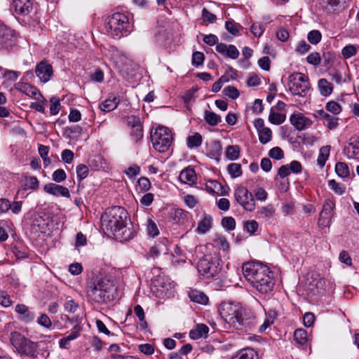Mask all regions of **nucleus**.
<instances>
[{"instance_id":"obj_32","label":"nucleus","mask_w":359,"mask_h":359,"mask_svg":"<svg viewBox=\"0 0 359 359\" xmlns=\"http://www.w3.org/2000/svg\"><path fill=\"white\" fill-rule=\"evenodd\" d=\"M335 172L341 178L347 177L349 175V168L346 163L338 162L335 165Z\"/></svg>"},{"instance_id":"obj_2","label":"nucleus","mask_w":359,"mask_h":359,"mask_svg":"<svg viewBox=\"0 0 359 359\" xmlns=\"http://www.w3.org/2000/svg\"><path fill=\"white\" fill-rule=\"evenodd\" d=\"M243 273L245 279L260 293L272 291L274 282L272 273L266 266L256 262L245 263L243 266Z\"/></svg>"},{"instance_id":"obj_24","label":"nucleus","mask_w":359,"mask_h":359,"mask_svg":"<svg viewBox=\"0 0 359 359\" xmlns=\"http://www.w3.org/2000/svg\"><path fill=\"white\" fill-rule=\"evenodd\" d=\"M209 332V327L204 324H198L189 332V337L192 339H198L203 337H206Z\"/></svg>"},{"instance_id":"obj_50","label":"nucleus","mask_w":359,"mask_h":359,"mask_svg":"<svg viewBox=\"0 0 359 359\" xmlns=\"http://www.w3.org/2000/svg\"><path fill=\"white\" fill-rule=\"evenodd\" d=\"M167 253V248L163 243H158L155 245L151 248V254L153 256H158L161 254H166Z\"/></svg>"},{"instance_id":"obj_45","label":"nucleus","mask_w":359,"mask_h":359,"mask_svg":"<svg viewBox=\"0 0 359 359\" xmlns=\"http://www.w3.org/2000/svg\"><path fill=\"white\" fill-rule=\"evenodd\" d=\"M325 109L327 111L337 115L341 111V105L335 101H330L326 104Z\"/></svg>"},{"instance_id":"obj_35","label":"nucleus","mask_w":359,"mask_h":359,"mask_svg":"<svg viewBox=\"0 0 359 359\" xmlns=\"http://www.w3.org/2000/svg\"><path fill=\"white\" fill-rule=\"evenodd\" d=\"M259 140L262 144H266L271 140L272 132L269 128L262 129L258 133Z\"/></svg>"},{"instance_id":"obj_64","label":"nucleus","mask_w":359,"mask_h":359,"mask_svg":"<svg viewBox=\"0 0 359 359\" xmlns=\"http://www.w3.org/2000/svg\"><path fill=\"white\" fill-rule=\"evenodd\" d=\"M215 243L219 248V249L226 251L229 248V244L226 239L223 236H219L215 240Z\"/></svg>"},{"instance_id":"obj_46","label":"nucleus","mask_w":359,"mask_h":359,"mask_svg":"<svg viewBox=\"0 0 359 359\" xmlns=\"http://www.w3.org/2000/svg\"><path fill=\"white\" fill-rule=\"evenodd\" d=\"M322 38V34L318 30L313 29L308 33L307 39L312 44L318 43Z\"/></svg>"},{"instance_id":"obj_59","label":"nucleus","mask_w":359,"mask_h":359,"mask_svg":"<svg viewBox=\"0 0 359 359\" xmlns=\"http://www.w3.org/2000/svg\"><path fill=\"white\" fill-rule=\"evenodd\" d=\"M37 323L48 329H50L52 327V322L46 314H41L37 319Z\"/></svg>"},{"instance_id":"obj_30","label":"nucleus","mask_w":359,"mask_h":359,"mask_svg":"<svg viewBox=\"0 0 359 359\" xmlns=\"http://www.w3.org/2000/svg\"><path fill=\"white\" fill-rule=\"evenodd\" d=\"M202 136L198 133H195L193 135H189L187 139V144L189 149L198 147L202 144Z\"/></svg>"},{"instance_id":"obj_42","label":"nucleus","mask_w":359,"mask_h":359,"mask_svg":"<svg viewBox=\"0 0 359 359\" xmlns=\"http://www.w3.org/2000/svg\"><path fill=\"white\" fill-rule=\"evenodd\" d=\"M358 46L355 45H348L344 47L341 50V54L346 59L354 56L357 53Z\"/></svg>"},{"instance_id":"obj_5","label":"nucleus","mask_w":359,"mask_h":359,"mask_svg":"<svg viewBox=\"0 0 359 359\" xmlns=\"http://www.w3.org/2000/svg\"><path fill=\"white\" fill-rule=\"evenodd\" d=\"M105 28L112 37L120 38L127 35L130 32L128 18L121 13H113L106 19Z\"/></svg>"},{"instance_id":"obj_41","label":"nucleus","mask_w":359,"mask_h":359,"mask_svg":"<svg viewBox=\"0 0 359 359\" xmlns=\"http://www.w3.org/2000/svg\"><path fill=\"white\" fill-rule=\"evenodd\" d=\"M134 313L141 322V327L144 329L147 327V323L145 320V315L142 307L140 305H136L134 307Z\"/></svg>"},{"instance_id":"obj_34","label":"nucleus","mask_w":359,"mask_h":359,"mask_svg":"<svg viewBox=\"0 0 359 359\" xmlns=\"http://www.w3.org/2000/svg\"><path fill=\"white\" fill-rule=\"evenodd\" d=\"M257 214L261 218L269 219L275 215V209L272 205H268L260 208L257 211Z\"/></svg>"},{"instance_id":"obj_6","label":"nucleus","mask_w":359,"mask_h":359,"mask_svg":"<svg viewBox=\"0 0 359 359\" xmlns=\"http://www.w3.org/2000/svg\"><path fill=\"white\" fill-rule=\"evenodd\" d=\"M287 86L293 95L302 97L307 95L311 88L309 76L301 72H295L290 75Z\"/></svg>"},{"instance_id":"obj_4","label":"nucleus","mask_w":359,"mask_h":359,"mask_svg":"<svg viewBox=\"0 0 359 359\" xmlns=\"http://www.w3.org/2000/svg\"><path fill=\"white\" fill-rule=\"evenodd\" d=\"M114 286L109 280L96 278L86 287L88 299L95 303H106L113 299Z\"/></svg>"},{"instance_id":"obj_48","label":"nucleus","mask_w":359,"mask_h":359,"mask_svg":"<svg viewBox=\"0 0 359 359\" xmlns=\"http://www.w3.org/2000/svg\"><path fill=\"white\" fill-rule=\"evenodd\" d=\"M265 30L264 25L259 22H255L250 27V31L256 37H260Z\"/></svg>"},{"instance_id":"obj_54","label":"nucleus","mask_w":359,"mask_h":359,"mask_svg":"<svg viewBox=\"0 0 359 359\" xmlns=\"http://www.w3.org/2000/svg\"><path fill=\"white\" fill-rule=\"evenodd\" d=\"M20 72L9 69H4V72L3 73L4 78H5L7 81H16L20 76Z\"/></svg>"},{"instance_id":"obj_17","label":"nucleus","mask_w":359,"mask_h":359,"mask_svg":"<svg viewBox=\"0 0 359 359\" xmlns=\"http://www.w3.org/2000/svg\"><path fill=\"white\" fill-rule=\"evenodd\" d=\"M15 312L19 315L18 319L25 323H30L34 320V313L25 304H18L15 308Z\"/></svg>"},{"instance_id":"obj_15","label":"nucleus","mask_w":359,"mask_h":359,"mask_svg":"<svg viewBox=\"0 0 359 359\" xmlns=\"http://www.w3.org/2000/svg\"><path fill=\"white\" fill-rule=\"evenodd\" d=\"M13 6L18 15L26 16L33 11V0H13Z\"/></svg>"},{"instance_id":"obj_52","label":"nucleus","mask_w":359,"mask_h":359,"mask_svg":"<svg viewBox=\"0 0 359 359\" xmlns=\"http://www.w3.org/2000/svg\"><path fill=\"white\" fill-rule=\"evenodd\" d=\"M269 156L273 159L280 160L283 158L284 153L280 147H275L269 150Z\"/></svg>"},{"instance_id":"obj_25","label":"nucleus","mask_w":359,"mask_h":359,"mask_svg":"<svg viewBox=\"0 0 359 359\" xmlns=\"http://www.w3.org/2000/svg\"><path fill=\"white\" fill-rule=\"evenodd\" d=\"M318 88L320 94L325 97L329 96L333 90L332 84L325 79H320L318 80Z\"/></svg>"},{"instance_id":"obj_56","label":"nucleus","mask_w":359,"mask_h":359,"mask_svg":"<svg viewBox=\"0 0 359 359\" xmlns=\"http://www.w3.org/2000/svg\"><path fill=\"white\" fill-rule=\"evenodd\" d=\"M67 177L66 172L62 169H57L55 171L53 172L52 178L53 180L60 183L65 180Z\"/></svg>"},{"instance_id":"obj_19","label":"nucleus","mask_w":359,"mask_h":359,"mask_svg":"<svg viewBox=\"0 0 359 359\" xmlns=\"http://www.w3.org/2000/svg\"><path fill=\"white\" fill-rule=\"evenodd\" d=\"M179 180L182 183L189 184L190 186L194 184L197 180L194 169L189 166L183 169L180 173Z\"/></svg>"},{"instance_id":"obj_14","label":"nucleus","mask_w":359,"mask_h":359,"mask_svg":"<svg viewBox=\"0 0 359 359\" xmlns=\"http://www.w3.org/2000/svg\"><path fill=\"white\" fill-rule=\"evenodd\" d=\"M14 44V35L6 25L0 24V48L8 49Z\"/></svg>"},{"instance_id":"obj_61","label":"nucleus","mask_w":359,"mask_h":359,"mask_svg":"<svg viewBox=\"0 0 359 359\" xmlns=\"http://www.w3.org/2000/svg\"><path fill=\"white\" fill-rule=\"evenodd\" d=\"M77 177L80 180L85 179L88 174V168L83 164H80L76 167Z\"/></svg>"},{"instance_id":"obj_20","label":"nucleus","mask_w":359,"mask_h":359,"mask_svg":"<svg viewBox=\"0 0 359 359\" xmlns=\"http://www.w3.org/2000/svg\"><path fill=\"white\" fill-rule=\"evenodd\" d=\"M290 121L298 130H302L311 125L310 119L301 114L292 115L290 117Z\"/></svg>"},{"instance_id":"obj_58","label":"nucleus","mask_w":359,"mask_h":359,"mask_svg":"<svg viewBox=\"0 0 359 359\" xmlns=\"http://www.w3.org/2000/svg\"><path fill=\"white\" fill-rule=\"evenodd\" d=\"M46 102V100L42 96L38 102L31 103L30 107L37 111L43 113L45 111L44 104Z\"/></svg>"},{"instance_id":"obj_12","label":"nucleus","mask_w":359,"mask_h":359,"mask_svg":"<svg viewBox=\"0 0 359 359\" xmlns=\"http://www.w3.org/2000/svg\"><path fill=\"white\" fill-rule=\"evenodd\" d=\"M334 207V201L330 199L325 200L318 219V225L320 227L328 226L330 224Z\"/></svg>"},{"instance_id":"obj_43","label":"nucleus","mask_w":359,"mask_h":359,"mask_svg":"<svg viewBox=\"0 0 359 359\" xmlns=\"http://www.w3.org/2000/svg\"><path fill=\"white\" fill-rule=\"evenodd\" d=\"M240 25L236 23L233 20H228L225 23L226 29L232 35L238 36Z\"/></svg>"},{"instance_id":"obj_31","label":"nucleus","mask_w":359,"mask_h":359,"mask_svg":"<svg viewBox=\"0 0 359 359\" xmlns=\"http://www.w3.org/2000/svg\"><path fill=\"white\" fill-rule=\"evenodd\" d=\"M204 118L205 121L210 126H217L221 122L222 118L219 115L210 111H205Z\"/></svg>"},{"instance_id":"obj_47","label":"nucleus","mask_w":359,"mask_h":359,"mask_svg":"<svg viewBox=\"0 0 359 359\" xmlns=\"http://www.w3.org/2000/svg\"><path fill=\"white\" fill-rule=\"evenodd\" d=\"M269 120L271 123L280 125L285 121V116L278 112H272L269 114Z\"/></svg>"},{"instance_id":"obj_18","label":"nucleus","mask_w":359,"mask_h":359,"mask_svg":"<svg viewBox=\"0 0 359 359\" xmlns=\"http://www.w3.org/2000/svg\"><path fill=\"white\" fill-rule=\"evenodd\" d=\"M43 189L46 193L55 196H63L67 198L70 196L69 191L67 187L54 183L46 184Z\"/></svg>"},{"instance_id":"obj_38","label":"nucleus","mask_w":359,"mask_h":359,"mask_svg":"<svg viewBox=\"0 0 359 359\" xmlns=\"http://www.w3.org/2000/svg\"><path fill=\"white\" fill-rule=\"evenodd\" d=\"M134 120L135 121L133 126L132 134L135 137V140L138 141L143 137L142 126L138 118L136 120V118H134Z\"/></svg>"},{"instance_id":"obj_33","label":"nucleus","mask_w":359,"mask_h":359,"mask_svg":"<svg viewBox=\"0 0 359 359\" xmlns=\"http://www.w3.org/2000/svg\"><path fill=\"white\" fill-rule=\"evenodd\" d=\"M240 155V147L238 145L228 146L226 150V157L230 161L238 158Z\"/></svg>"},{"instance_id":"obj_40","label":"nucleus","mask_w":359,"mask_h":359,"mask_svg":"<svg viewBox=\"0 0 359 359\" xmlns=\"http://www.w3.org/2000/svg\"><path fill=\"white\" fill-rule=\"evenodd\" d=\"M64 308L67 312L74 313L78 311L79 306L74 299L67 297L65 302Z\"/></svg>"},{"instance_id":"obj_29","label":"nucleus","mask_w":359,"mask_h":359,"mask_svg":"<svg viewBox=\"0 0 359 359\" xmlns=\"http://www.w3.org/2000/svg\"><path fill=\"white\" fill-rule=\"evenodd\" d=\"M331 147L329 145L320 148L319 154L317 159L318 165H319L321 168L323 167L328 158L330 155Z\"/></svg>"},{"instance_id":"obj_51","label":"nucleus","mask_w":359,"mask_h":359,"mask_svg":"<svg viewBox=\"0 0 359 359\" xmlns=\"http://www.w3.org/2000/svg\"><path fill=\"white\" fill-rule=\"evenodd\" d=\"M223 93L225 95L233 100L238 98L239 96V92L237 88L231 86L225 87L223 90Z\"/></svg>"},{"instance_id":"obj_49","label":"nucleus","mask_w":359,"mask_h":359,"mask_svg":"<svg viewBox=\"0 0 359 359\" xmlns=\"http://www.w3.org/2000/svg\"><path fill=\"white\" fill-rule=\"evenodd\" d=\"M223 55L235 60L238 57L239 51L235 46L229 45L226 46V51L224 52V54Z\"/></svg>"},{"instance_id":"obj_3","label":"nucleus","mask_w":359,"mask_h":359,"mask_svg":"<svg viewBox=\"0 0 359 359\" xmlns=\"http://www.w3.org/2000/svg\"><path fill=\"white\" fill-rule=\"evenodd\" d=\"M220 314L225 322L236 330L246 332L254 325V316L240 304H223L220 308Z\"/></svg>"},{"instance_id":"obj_44","label":"nucleus","mask_w":359,"mask_h":359,"mask_svg":"<svg viewBox=\"0 0 359 359\" xmlns=\"http://www.w3.org/2000/svg\"><path fill=\"white\" fill-rule=\"evenodd\" d=\"M328 185L330 188L338 195H342L346 191L345 187L340 183L337 182L334 180H330Z\"/></svg>"},{"instance_id":"obj_55","label":"nucleus","mask_w":359,"mask_h":359,"mask_svg":"<svg viewBox=\"0 0 359 359\" xmlns=\"http://www.w3.org/2000/svg\"><path fill=\"white\" fill-rule=\"evenodd\" d=\"M306 61L311 65L317 66L320 65L321 62V57L318 52H313L307 56Z\"/></svg>"},{"instance_id":"obj_11","label":"nucleus","mask_w":359,"mask_h":359,"mask_svg":"<svg viewBox=\"0 0 359 359\" xmlns=\"http://www.w3.org/2000/svg\"><path fill=\"white\" fill-rule=\"evenodd\" d=\"M236 201L247 211L252 212L255 209V201L253 195L247 188L238 187L234 191Z\"/></svg>"},{"instance_id":"obj_27","label":"nucleus","mask_w":359,"mask_h":359,"mask_svg":"<svg viewBox=\"0 0 359 359\" xmlns=\"http://www.w3.org/2000/svg\"><path fill=\"white\" fill-rule=\"evenodd\" d=\"M120 100L117 97H114L113 98H109L102 102L100 105V108L102 111H111L114 109H115L118 104H119Z\"/></svg>"},{"instance_id":"obj_7","label":"nucleus","mask_w":359,"mask_h":359,"mask_svg":"<svg viewBox=\"0 0 359 359\" xmlns=\"http://www.w3.org/2000/svg\"><path fill=\"white\" fill-rule=\"evenodd\" d=\"M151 140L155 150L163 153L170 148L172 141V135L168 128L158 126L154 132H151Z\"/></svg>"},{"instance_id":"obj_23","label":"nucleus","mask_w":359,"mask_h":359,"mask_svg":"<svg viewBox=\"0 0 359 359\" xmlns=\"http://www.w3.org/2000/svg\"><path fill=\"white\" fill-rule=\"evenodd\" d=\"M266 313V318L264 323L259 326V331L262 333L269 328L274 323L277 313L274 310H269Z\"/></svg>"},{"instance_id":"obj_8","label":"nucleus","mask_w":359,"mask_h":359,"mask_svg":"<svg viewBox=\"0 0 359 359\" xmlns=\"http://www.w3.org/2000/svg\"><path fill=\"white\" fill-rule=\"evenodd\" d=\"M11 341L17 351L22 355L34 356L38 347L37 344L17 332L11 333Z\"/></svg>"},{"instance_id":"obj_28","label":"nucleus","mask_w":359,"mask_h":359,"mask_svg":"<svg viewBox=\"0 0 359 359\" xmlns=\"http://www.w3.org/2000/svg\"><path fill=\"white\" fill-rule=\"evenodd\" d=\"M231 359H257V354L253 349L245 348L238 352Z\"/></svg>"},{"instance_id":"obj_16","label":"nucleus","mask_w":359,"mask_h":359,"mask_svg":"<svg viewBox=\"0 0 359 359\" xmlns=\"http://www.w3.org/2000/svg\"><path fill=\"white\" fill-rule=\"evenodd\" d=\"M15 88L20 93H24L36 100H39L40 97H42V95L40 91L36 88L29 83L18 82L15 84Z\"/></svg>"},{"instance_id":"obj_10","label":"nucleus","mask_w":359,"mask_h":359,"mask_svg":"<svg viewBox=\"0 0 359 359\" xmlns=\"http://www.w3.org/2000/svg\"><path fill=\"white\" fill-rule=\"evenodd\" d=\"M154 292L156 297L163 299L174 294L175 283L168 277H158L154 282Z\"/></svg>"},{"instance_id":"obj_39","label":"nucleus","mask_w":359,"mask_h":359,"mask_svg":"<svg viewBox=\"0 0 359 359\" xmlns=\"http://www.w3.org/2000/svg\"><path fill=\"white\" fill-rule=\"evenodd\" d=\"M147 231L148 235L152 238L159 234V229L156 224L151 219H148L147 220Z\"/></svg>"},{"instance_id":"obj_62","label":"nucleus","mask_w":359,"mask_h":359,"mask_svg":"<svg viewBox=\"0 0 359 359\" xmlns=\"http://www.w3.org/2000/svg\"><path fill=\"white\" fill-rule=\"evenodd\" d=\"M244 228L250 235L253 234L258 228V223L255 220L245 222Z\"/></svg>"},{"instance_id":"obj_26","label":"nucleus","mask_w":359,"mask_h":359,"mask_svg":"<svg viewBox=\"0 0 359 359\" xmlns=\"http://www.w3.org/2000/svg\"><path fill=\"white\" fill-rule=\"evenodd\" d=\"M189 297L192 302L207 304L208 302V297L203 292L196 290H191L189 292Z\"/></svg>"},{"instance_id":"obj_21","label":"nucleus","mask_w":359,"mask_h":359,"mask_svg":"<svg viewBox=\"0 0 359 359\" xmlns=\"http://www.w3.org/2000/svg\"><path fill=\"white\" fill-rule=\"evenodd\" d=\"M344 153L348 158H359V142L355 139L351 138L350 142L344 149Z\"/></svg>"},{"instance_id":"obj_9","label":"nucleus","mask_w":359,"mask_h":359,"mask_svg":"<svg viewBox=\"0 0 359 359\" xmlns=\"http://www.w3.org/2000/svg\"><path fill=\"white\" fill-rule=\"evenodd\" d=\"M197 269L201 276L208 278L214 277L221 270L219 259L208 257H203L198 261Z\"/></svg>"},{"instance_id":"obj_60","label":"nucleus","mask_w":359,"mask_h":359,"mask_svg":"<svg viewBox=\"0 0 359 359\" xmlns=\"http://www.w3.org/2000/svg\"><path fill=\"white\" fill-rule=\"evenodd\" d=\"M338 118H336L333 116L330 115L329 118H327L324 122L323 124L328 128L330 130H333L336 128L338 126Z\"/></svg>"},{"instance_id":"obj_57","label":"nucleus","mask_w":359,"mask_h":359,"mask_svg":"<svg viewBox=\"0 0 359 359\" xmlns=\"http://www.w3.org/2000/svg\"><path fill=\"white\" fill-rule=\"evenodd\" d=\"M50 113L51 115H56L60 109V102L59 99L56 97H52L50 100Z\"/></svg>"},{"instance_id":"obj_36","label":"nucleus","mask_w":359,"mask_h":359,"mask_svg":"<svg viewBox=\"0 0 359 359\" xmlns=\"http://www.w3.org/2000/svg\"><path fill=\"white\" fill-rule=\"evenodd\" d=\"M294 339L299 344H304L308 340V334L305 330L297 329L294 332Z\"/></svg>"},{"instance_id":"obj_1","label":"nucleus","mask_w":359,"mask_h":359,"mask_svg":"<svg viewBox=\"0 0 359 359\" xmlns=\"http://www.w3.org/2000/svg\"><path fill=\"white\" fill-rule=\"evenodd\" d=\"M127 215L128 213L123 208L114 207L102 217L103 230L121 242L133 238L132 224Z\"/></svg>"},{"instance_id":"obj_22","label":"nucleus","mask_w":359,"mask_h":359,"mask_svg":"<svg viewBox=\"0 0 359 359\" xmlns=\"http://www.w3.org/2000/svg\"><path fill=\"white\" fill-rule=\"evenodd\" d=\"M212 225V217L204 213L198 223L196 231L200 234H204L208 231Z\"/></svg>"},{"instance_id":"obj_13","label":"nucleus","mask_w":359,"mask_h":359,"mask_svg":"<svg viewBox=\"0 0 359 359\" xmlns=\"http://www.w3.org/2000/svg\"><path fill=\"white\" fill-rule=\"evenodd\" d=\"M35 74L41 83H46L53 75V67L47 61L42 60L36 65Z\"/></svg>"},{"instance_id":"obj_63","label":"nucleus","mask_w":359,"mask_h":359,"mask_svg":"<svg viewBox=\"0 0 359 359\" xmlns=\"http://www.w3.org/2000/svg\"><path fill=\"white\" fill-rule=\"evenodd\" d=\"M310 48L311 46L309 44H308L305 41H301L297 43L295 50L300 55H304L307 53Z\"/></svg>"},{"instance_id":"obj_53","label":"nucleus","mask_w":359,"mask_h":359,"mask_svg":"<svg viewBox=\"0 0 359 359\" xmlns=\"http://www.w3.org/2000/svg\"><path fill=\"white\" fill-rule=\"evenodd\" d=\"M222 226L228 231H231L235 229L236 222L231 217H226L222 219Z\"/></svg>"},{"instance_id":"obj_37","label":"nucleus","mask_w":359,"mask_h":359,"mask_svg":"<svg viewBox=\"0 0 359 359\" xmlns=\"http://www.w3.org/2000/svg\"><path fill=\"white\" fill-rule=\"evenodd\" d=\"M227 171L231 177L236 178L242 175L241 165L239 163H232L227 166Z\"/></svg>"}]
</instances>
